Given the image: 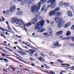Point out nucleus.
Wrapping results in <instances>:
<instances>
[{"instance_id":"f257e3e1","label":"nucleus","mask_w":74,"mask_h":74,"mask_svg":"<svg viewBox=\"0 0 74 74\" xmlns=\"http://www.w3.org/2000/svg\"><path fill=\"white\" fill-rule=\"evenodd\" d=\"M40 7H41V4L40 2L38 3L37 6L36 5H34L31 8V11L32 12H34V14L35 15V18H33L31 22L32 24H35L37 22L38 19L36 18H38L40 15V12H38V10L40 9Z\"/></svg>"},{"instance_id":"f03ea898","label":"nucleus","mask_w":74,"mask_h":74,"mask_svg":"<svg viewBox=\"0 0 74 74\" xmlns=\"http://www.w3.org/2000/svg\"><path fill=\"white\" fill-rule=\"evenodd\" d=\"M45 21L44 20H42L41 21H38L37 23V25L34 27L35 30L38 29V33H42L43 32H45L46 30L45 28H42V26L44 25Z\"/></svg>"},{"instance_id":"7ed1b4c3","label":"nucleus","mask_w":74,"mask_h":74,"mask_svg":"<svg viewBox=\"0 0 74 74\" xmlns=\"http://www.w3.org/2000/svg\"><path fill=\"white\" fill-rule=\"evenodd\" d=\"M47 3H51V5H48V7L49 8L51 7V8H55V7L56 6V0H41L40 3L42 4H44L45 2Z\"/></svg>"},{"instance_id":"20e7f679","label":"nucleus","mask_w":74,"mask_h":74,"mask_svg":"<svg viewBox=\"0 0 74 74\" xmlns=\"http://www.w3.org/2000/svg\"><path fill=\"white\" fill-rule=\"evenodd\" d=\"M55 21L56 23H58L57 25V26L59 29L61 28L64 25V21H62V19L60 17H56Z\"/></svg>"},{"instance_id":"39448f33","label":"nucleus","mask_w":74,"mask_h":74,"mask_svg":"<svg viewBox=\"0 0 74 74\" xmlns=\"http://www.w3.org/2000/svg\"><path fill=\"white\" fill-rule=\"evenodd\" d=\"M33 0H24L23 2H21V4L22 5H24V4H25V3H27V4H29Z\"/></svg>"},{"instance_id":"423d86ee","label":"nucleus","mask_w":74,"mask_h":74,"mask_svg":"<svg viewBox=\"0 0 74 74\" xmlns=\"http://www.w3.org/2000/svg\"><path fill=\"white\" fill-rule=\"evenodd\" d=\"M16 10V6L14 5H12L10 6V12H13Z\"/></svg>"},{"instance_id":"0eeeda50","label":"nucleus","mask_w":74,"mask_h":74,"mask_svg":"<svg viewBox=\"0 0 74 74\" xmlns=\"http://www.w3.org/2000/svg\"><path fill=\"white\" fill-rule=\"evenodd\" d=\"M49 16H52L53 15H55V10L51 11L49 14Z\"/></svg>"},{"instance_id":"6e6552de","label":"nucleus","mask_w":74,"mask_h":74,"mask_svg":"<svg viewBox=\"0 0 74 74\" xmlns=\"http://www.w3.org/2000/svg\"><path fill=\"white\" fill-rule=\"evenodd\" d=\"M17 23L19 25H23L24 23L22 20L18 19Z\"/></svg>"},{"instance_id":"1a4fd4ad","label":"nucleus","mask_w":74,"mask_h":74,"mask_svg":"<svg viewBox=\"0 0 74 74\" xmlns=\"http://www.w3.org/2000/svg\"><path fill=\"white\" fill-rule=\"evenodd\" d=\"M18 19L16 18H13L12 20V22H13V23H16L18 21Z\"/></svg>"},{"instance_id":"9d476101","label":"nucleus","mask_w":74,"mask_h":74,"mask_svg":"<svg viewBox=\"0 0 74 74\" xmlns=\"http://www.w3.org/2000/svg\"><path fill=\"white\" fill-rule=\"evenodd\" d=\"M64 5L65 7H68L70 6V4L69 3L65 2L64 3Z\"/></svg>"},{"instance_id":"9b49d317","label":"nucleus","mask_w":74,"mask_h":74,"mask_svg":"<svg viewBox=\"0 0 74 74\" xmlns=\"http://www.w3.org/2000/svg\"><path fill=\"white\" fill-rule=\"evenodd\" d=\"M71 25V22H69L68 23L66 24L64 26V27L65 28L66 27H69L70 25Z\"/></svg>"},{"instance_id":"f8f14e48","label":"nucleus","mask_w":74,"mask_h":74,"mask_svg":"<svg viewBox=\"0 0 74 74\" xmlns=\"http://www.w3.org/2000/svg\"><path fill=\"white\" fill-rule=\"evenodd\" d=\"M67 14L68 16H70V17H72L73 16V14H72V13L70 11H68L67 12Z\"/></svg>"},{"instance_id":"ddd939ff","label":"nucleus","mask_w":74,"mask_h":74,"mask_svg":"<svg viewBox=\"0 0 74 74\" xmlns=\"http://www.w3.org/2000/svg\"><path fill=\"white\" fill-rule=\"evenodd\" d=\"M48 31L49 34H52L53 33L52 32V29H51L48 28Z\"/></svg>"},{"instance_id":"4468645a","label":"nucleus","mask_w":74,"mask_h":74,"mask_svg":"<svg viewBox=\"0 0 74 74\" xmlns=\"http://www.w3.org/2000/svg\"><path fill=\"white\" fill-rule=\"evenodd\" d=\"M54 46H56V47H60V46L59 44V43L58 42H56L55 43L53 44Z\"/></svg>"},{"instance_id":"2eb2a0df","label":"nucleus","mask_w":74,"mask_h":74,"mask_svg":"<svg viewBox=\"0 0 74 74\" xmlns=\"http://www.w3.org/2000/svg\"><path fill=\"white\" fill-rule=\"evenodd\" d=\"M38 59L40 60V61H41L42 62H43V61H45V59H43L42 57H40Z\"/></svg>"},{"instance_id":"dca6fc26","label":"nucleus","mask_w":74,"mask_h":74,"mask_svg":"<svg viewBox=\"0 0 74 74\" xmlns=\"http://www.w3.org/2000/svg\"><path fill=\"white\" fill-rule=\"evenodd\" d=\"M29 52H31V54H34V52H36V51L33 49H30L29 50Z\"/></svg>"},{"instance_id":"f3484780","label":"nucleus","mask_w":74,"mask_h":74,"mask_svg":"<svg viewBox=\"0 0 74 74\" xmlns=\"http://www.w3.org/2000/svg\"><path fill=\"white\" fill-rule=\"evenodd\" d=\"M61 15V13L60 12H57L55 13V15H56L57 16H60Z\"/></svg>"},{"instance_id":"a211bd4d","label":"nucleus","mask_w":74,"mask_h":74,"mask_svg":"<svg viewBox=\"0 0 74 74\" xmlns=\"http://www.w3.org/2000/svg\"><path fill=\"white\" fill-rule=\"evenodd\" d=\"M22 14H23V12L22 11H19L17 13V15H21Z\"/></svg>"},{"instance_id":"6ab92c4d","label":"nucleus","mask_w":74,"mask_h":74,"mask_svg":"<svg viewBox=\"0 0 74 74\" xmlns=\"http://www.w3.org/2000/svg\"><path fill=\"white\" fill-rule=\"evenodd\" d=\"M24 25H25V26H27V27H29V26H31L32 25V24L29 22L27 24H25Z\"/></svg>"},{"instance_id":"aec40b11","label":"nucleus","mask_w":74,"mask_h":74,"mask_svg":"<svg viewBox=\"0 0 74 74\" xmlns=\"http://www.w3.org/2000/svg\"><path fill=\"white\" fill-rule=\"evenodd\" d=\"M70 34H71V33H70V31H68L67 32V33L66 34V35L67 36H70Z\"/></svg>"},{"instance_id":"412c9836","label":"nucleus","mask_w":74,"mask_h":74,"mask_svg":"<svg viewBox=\"0 0 74 74\" xmlns=\"http://www.w3.org/2000/svg\"><path fill=\"white\" fill-rule=\"evenodd\" d=\"M64 5V3L62 2H61L59 3L60 6H62V5Z\"/></svg>"},{"instance_id":"4be33fe9","label":"nucleus","mask_w":74,"mask_h":74,"mask_svg":"<svg viewBox=\"0 0 74 74\" xmlns=\"http://www.w3.org/2000/svg\"><path fill=\"white\" fill-rule=\"evenodd\" d=\"M59 10H60V9H59V8H57L55 9L54 10V11H55V12L56 11H59Z\"/></svg>"},{"instance_id":"5701e85b","label":"nucleus","mask_w":74,"mask_h":74,"mask_svg":"<svg viewBox=\"0 0 74 74\" xmlns=\"http://www.w3.org/2000/svg\"><path fill=\"white\" fill-rule=\"evenodd\" d=\"M59 32L60 36V35H62L63 32L62 31H59Z\"/></svg>"},{"instance_id":"b1692460","label":"nucleus","mask_w":74,"mask_h":74,"mask_svg":"<svg viewBox=\"0 0 74 74\" xmlns=\"http://www.w3.org/2000/svg\"><path fill=\"white\" fill-rule=\"evenodd\" d=\"M27 46H28V47H30V48H33V49H35V47H34L32 46H30V45L28 44H27Z\"/></svg>"},{"instance_id":"393cba45","label":"nucleus","mask_w":74,"mask_h":74,"mask_svg":"<svg viewBox=\"0 0 74 74\" xmlns=\"http://www.w3.org/2000/svg\"><path fill=\"white\" fill-rule=\"evenodd\" d=\"M0 29H1V30H2V31H3V32H4V31H5V29L3 27H0Z\"/></svg>"},{"instance_id":"a878e982","label":"nucleus","mask_w":74,"mask_h":74,"mask_svg":"<svg viewBox=\"0 0 74 74\" xmlns=\"http://www.w3.org/2000/svg\"><path fill=\"white\" fill-rule=\"evenodd\" d=\"M57 62H60L61 63H63V61L61 60H57Z\"/></svg>"},{"instance_id":"bb28decb","label":"nucleus","mask_w":74,"mask_h":74,"mask_svg":"<svg viewBox=\"0 0 74 74\" xmlns=\"http://www.w3.org/2000/svg\"><path fill=\"white\" fill-rule=\"evenodd\" d=\"M56 35H57V36H60V34H59V32H56Z\"/></svg>"},{"instance_id":"cd10ccee","label":"nucleus","mask_w":74,"mask_h":74,"mask_svg":"<svg viewBox=\"0 0 74 74\" xmlns=\"http://www.w3.org/2000/svg\"><path fill=\"white\" fill-rule=\"evenodd\" d=\"M27 52H28V53L30 55V56H33V55H32V53L31 52H30L29 51H26Z\"/></svg>"},{"instance_id":"c85d7f7f","label":"nucleus","mask_w":74,"mask_h":74,"mask_svg":"<svg viewBox=\"0 0 74 74\" xmlns=\"http://www.w3.org/2000/svg\"><path fill=\"white\" fill-rule=\"evenodd\" d=\"M3 59H4V60H5V62H8V60L5 59L4 58H3Z\"/></svg>"},{"instance_id":"c756f323","label":"nucleus","mask_w":74,"mask_h":74,"mask_svg":"<svg viewBox=\"0 0 74 74\" xmlns=\"http://www.w3.org/2000/svg\"><path fill=\"white\" fill-rule=\"evenodd\" d=\"M25 25H24V30L27 32V29H26L25 28Z\"/></svg>"},{"instance_id":"7c9ffc66","label":"nucleus","mask_w":74,"mask_h":74,"mask_svg":"<svg viewBox=\"0 0 74 74\" xmlns=\"http://www.w3.org/2000/svg\"><path fill=\"white\" fill-rule=\"evenodd\" d=\"M5 48L6 49H8V50H9L10 51H12V49L8 48L7 47H5Z\"/></svg>"},{"instance_id":"2f4dec72","label":"nucleus","mask_w":74,"mask_h":74,"mask_svg":"<svg viewBox=\"0 0 74 74\" xmlns=\"http://www.w3.org/2000/svg\"><path fill=\"white\" fill-rule=\"evenodd\" d=\"M50 73H51L52 74H55V73L53 71H50Z\"/></svg>"},{"instance_id":"473e14b6","label":"nucleus","mask_w":74,"mask_h":74,"mask_svg":"<svg viewBox=\"0 0 74 74\" xmlns=\"http://www.w3.org/2000/svg\"><path fill=\"white\" fill-rule=\"evenodd\" d=\"M71 29L72 30H74V25H73L71 27Z\"/></svg>"},{"instance_id":"72a5a7b5","label":"nucleus","mask_w":74,"mask_h":74,"mask_svg":"<svg viewBox=\"0 0 74 74\" xmlns=\"http://www.w3.org/2000/svg\"><path fill=\"white\" fill-rule=\"evenodd\" d=\"M66 38V40H69V39H70V37H67Z\"/></svg>"},{"instance_id":"f704fd0d","label":"nucleus","mask_w":74,"mask_h":74,"mask_svg":"<svg viewBox=\"0 0 74 74\" xmlns=\"http://www.w3.org/2000/svg\"><path fill=\"white\" fill-rule=\"evenodd\" d=\"M8 26L9 27H8V29H9V30H11V28H10V26L9 25V26Z\"/></svg>"},{"instance_id":"c9c22d12","label":"nucleus","mask_w":74,"mask_h":74,"mask_svg":"<svg viewBox=\"0 0 74 74\" xmlns=\"http://www.w3.org/2000/svg\"><path fill=\"white\" fill-rule=\"evenodd\" d=\"M30 60L31 61H33L34 60V59H33L32 58H29Z\"/></svg>"},{"instance_id":"e433bc0d","label":"nucleus","mask_w":74,"mask_h":74,"mask_svg":"<svg viewBox=\"0 0 74 74\" xmlns=\"http://www.w3.org/2000/svg\"><path fill=\"white\" fill-rule=\"evenodd\" d=\"M44 10V8L43 7H42L41 10V11H43Z\"/></svg>"},{"instance_id":"4c0bfd02","label":"nucleus","mask_w":74,"mask_h":74,"mask_svg":"<svg viewBox=\"0 0 74 74\" xmlns=\"http://www.w3.org/2000/svg\"><path fill=\"white\" fill-rule=\"evenodd\" d=\"M65 66H68V67L70 66V64H65Z\"/></svg>"},{"instance_id":"58836bf2","label":"nucleus","mask_w":74,"mask_h":74,"mask_svg":"<svg viewBox=\"0 0 74 74\" xmlns=\"http://www.w3.org/2000/svg\"><path fill=\"white\" fill-rule=\"evenodd\" d=\"M40 55L41 56H42V57H44V56H44V55L43 53H41Z\"/></svg>"},{"instance_id":"ea45409f","label":"nucleus","mask_w":74,"mask_h":74,"mask_svg":"<svg viewBox=\"0 0 74 74\" xmlns=\"http://www.w3.org/2000/svg\"><path fill=\"white\" fill-rule=\"evenodd\" d=\"M22 44H26L27 45V43H25V42L24 41L22 42Z\"/></svg>"},{"instance_id":"a19ab883","label":"nucleus","mask_w":74,"mask_h":74,"mask_svg":"<svg viewBox=\"0 0 74 74\" xmlns=\"http://www.w3.org/2000/svg\"><path fill=\"white\" fill-rule=\"evenodd\" d=\"M22 55H26V53H25V52H23L22 53Z\"/></svg>"},{"instance_id":"79ce46f5","label":"nucleus","mask_w":74,"mask_h":74,"mask_svg":"<svg viewBox=\"0 0 74 74\" xmlns=\"http://www.w3.org/2000/svg\"><path fill=\"white\" fill-rule=\"evenodd\" d=\"M44 35H45V36H47V35H48V33L47 32H46V33H44Z\"/></svg>"},{"instance_id":"37998d69","label":"nucleus","mask_w":74,"mask_h":74,"mask_svg":"<svg viewBox=\"0 0 74 74\" xmlns=\"http://www.w3.org/2000/svg\"><path fill=\"white\" fill-rule=\"evenodd\" d=\"M54 23V21H51V25H53Z\"/></svg>"},{"instance_id":"c03bdc74","label":"nucleus","mask_w":74,"mask_h":74,"mask_svg":"<svg viewBox=\"0 0 74 74\" xmlns=\"http://www.w3.org/2000/svg\"><path fill=\"white\" fill-rule=\"evenodd\" d=\"M61 65L63 66H66V64H61Z\"/></svg>"},{"instance_id":"a18cd8bd","label":"nucleus","mask_w":74,"mask_h":74,"mask_svg":"<svg viewBox=\"0 0 74 74\" xmlns=\"http://www.w3.org/2000/svg\"><path fill=\"white\" fill-rule=\"evenodd\" d=\"M46 22L47 23L49 24V21L48 20H47Z\"/></svg>"},{"instance_id":"49530a36","label":"nucleus","mask_w":74,"mask_h":74,"mask_svg":"<svg viewBox=\"0 0 74 74\" xmlns=\"http://www.w3.org/2000/svg\"><path fill=\"white\" fill-rule=\"evenodd\" d=\"M46 69H49V67L47 66L46 67Z\"/></svg>"},{"instance_id":"de8ad7c7","label":"nucleus","mask_w":74,"mask_h":74,"mask_svg":"<svg viewBox=\"0 0 74 74\" xmlns=\"http://www.w3.org/2000/svg\"><path fill=\"white\" fill-rule=\"evenodd\" d=\"M3 71H5V72H7V71L5 70L4 69H3Z\"/></svg>"},{"instance_id":"09e8293b","label":"nucleus","mask_w":74,"mask_h":74,"mask_svg":"<svg viewBox=\"0 0 74 74\" xmlns=\"http://www.w3.org/2000/svg\"><path fill=\"white\" fill-rule=\"evenodd\" d=\"M10 33H12V34L14 33V32L12 31H10Z\"/></svg>"},{"instance_id":"8fccbe9b","label":"nucleus","mask_w":74,"mask_h":74,"mask_svg":"<svg viewBox=\"0 0 74 74\" xmlns=\"http://www.w3.org/2000/svg\"><path fill=\"white\" fill-rule=\"evenodd\" d=\"M6 23L7 24L8 26H9V24H8V22H7V21H6Z\"/></svg>"},{"instance_id":"3c124183","label":"nucleus","mask_w":74,"mask_h":74,"mask_svg":"<svg viewBox=\"0 0 74 74\" xmlns=\"http://www.w3.org/2000/svg\"><path fill=\"white\" fill-rule=\"evenodd\" d=\"M14 44H18V42H14Z\"/></svg>"},{"instance_id":"603ef678","label":"nucleus","mask_w":74,"mask_h":74,"mask_svg":"<svg viewBox=\"0 0 74 74\" xmlns=\"http://www.w3.org/2000/svg\"><path fill=\"white\" fill-rule=\"evenodd\" d=\"M17 0H12L13 2H15V1H16Z\"/></svg>"},{"instance_id":"864d4df0","label":"nucleus","mask_w":74,"mask_h":74,"mask_svg":"<svg viewBox=\"0 0 74 74\" xmlns=\"http://www.w3.org/2000/svg\"><path fill=\"white\" fill-rule=\"evenodd\" d=\"M3 37L4 38H5V39L6 38V37H5V36H3Z\"/></svg>"},{"instance_id":"5fc2aeb1","label":"nucleus","mask_w":74,"mask_h":74,"mask_svg":"<svg viewBox=\"0 0 74 74\" xmlns=\"http://www.w3.org/2000/svg\"><path fill=\"white\" fill-rule=\"evenodd\" d=\"M23 62V63H25V64H29V63H27L25 62Z\"/></svg>"},{"instance_id":"6e6d98bb","label":"nucleus","mask_w":74,"mask_h":74,"mask_svg":"<svg viewBox=\"0 0 74 74\" xmlns=\"http://www.w3.org/2000/svg\"><path fill=\"white\" fill-rule=\"evenodd\" d=\"M0 35H1V36H2V37H3V36H4V34H1Z\"/></svg>"},{"instance_id":"4d7b16f0","label":"nucleus","mask_w":74,"mask_h":74,"mask_svg":"<svg viewBox=\"0 0 74 74\" xmlns=\"http://www.w3.org/2000/svg\"><path fill=\"white\" fill-rule=\"evenodd\" d=\"M14 54H15V55H16V56H18V55L17 54L14 53Z\"/></svg>"},{"instance_id":"13d9d810","label":"nucleus","mask_w":74,"mask_h":74,"mask_svg":"<svg viewBox=\"0 0 74 74\" xmlns=\"http://www.w3.org/2000/svg\"><path fill=\"white\" fill-rule=\"evenodd\" d=\"M4 14H6V12L5 11H4L3 12Z\"/></svg>"},{"instance_id":"bf43d9fd","label":"nucleus","mask_w":74,"mask_h":74,"mask_svg":"<svg viewBox=\"0 0 74 74\" xmlns=\"http://www.w3.org/2000/svg\"><path fill=\"white\" fill-rule=\"evenodd\" d=\"M41 67H42V68H44V66L43 65H42Z\"/></svg>"},{"instance_id":"052dcab7","label":"nucleus","mask_w":74,"mask_h":74,"mask_svg":"<svg viewBox=\"0 0 74 74\" xmlns=\"http://www.w3.org/2000/svg\"><path fill=\"white\" fill-rule=\"evenodd\" d=\"M61 72H62V73H65V72H66V71H61Z\"/></svg>"},{"instance_id":"680f3d73","label":"nucleus","mask_w":74,"mask_h":74,"mask_svg":"<svg viewBox=\"0 0 74 74\" xmlns=\"http://www.w3.org/2000/svg\"><path fill=\"white\" fill-rule=\"evenodd\" d=\"M21 41H22V40H21L20 39V40H19V42H21Z\"/></svg>"},{"instance_id":"e2e57ef3","label":"nucleus","mask_w":74,"mask_h":74,"mask_svg":"<svg viewBox=\"0 0 74 74\" xmlns=\"http://www.w3.org/2000/svg\"><path fill=\"white\" fill-rule=\"evenodd\" d=\"M2 56H3L4 57V56H5V54H3L2 55Z\"/></svg>"},{"instance_id":"0e129e2a","label":"nucleus","mask_w":74,"mask_h":74,"mask_svg":"<svg viewBox=\"0 0 74 74\" xmlns=\"http://www.w3.org/2000/svg\"><path fill=\"white\" fill-rule=\"evenodd\" d=\"M3 19L2 20V21H4V18H3Z\"/></svg>"},{"instance_id":"69168bd1","label":"nucleus","mask_w":74,"mask_h":74,"mask_svg":"<svg viewBox=\"0 0 74 74\" xmlns=\"http://www.w3.org/2000/svg\"><path fill=\"white\" fill-rule=\"evenodd\" d=\"M3 51H4V52H5V53H7L6 51H5V50H4V49H3Z\"/></svg>"},{"instance_id":"338daca9","label":"nucleus","mask_w":74,"mask_h":74,"mask_svg":"<svg viewBox=\"0 0 74 74\" xmlns=\"http://www.w3.org/2000/svg\"><path fill=\"white\" fill-rule=\"evenodd\" d=\"M24 48H27V49H28V48H27V46H25Z\"/></svg>"},{"instance_id":"774afa93","label":"nucleus","mask_w":74,"mask_h":74,"mask_svg":"<svg viewBox=\"0 0 74 74\" xmlns=\"http://www.w3.org/2000/svg\"><path fill=\"white\" fill-rule=\"evenodd\" d=\"M31 65H32V66H34V64H32Z\"/></svg>"}]
</instances>
